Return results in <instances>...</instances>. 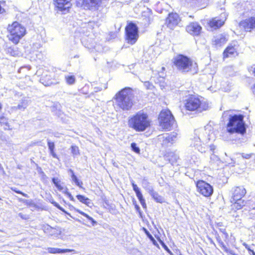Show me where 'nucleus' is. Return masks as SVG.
<instances>
[{"instance_id":"58836bf2","label":"nucleus","mask_w":255,"mask_h":255,"mask_svg":"<svg viewBox=\"0 0 255 255\" xmlns=\"http://www.w3.org/2000/svg\"><path fill=\"white\" fill-rule=\"evenodd\" d=\"M133 205H134V208L136 211V212H137L139 215H141V210H140V207L137 204L136 201H135L134 202H133Z\"/></svg>"},{"instance_id":"7c9ffc66","label":"nucleus","mask_w":255,"mask_h":255,"mask_svg":"<svg viewBox=\"0 0 255 255\" xmlns=\"http://www.w3.org/2000/svg\"><path fill=\"white\" fill-rule=\"evenodd\" d=\"M102 3V0H91L90 10L93 8L98 9Z\"/></svg>"},{"instance_id":"a19ab883","label":"nucleus","mask_w":255,"mask_h":255,"mask_svg":"<svg viewBox=\"0 0 255 255\" xmlns=\"http://www.w3.org/2000/svg\"><path fill=\"white\" fill-rule=\"evenodd\" d=\"M251 89H252L253 93L255 95V83L252 86Z\"/></svg>"},{"instance_id":"49530a36","label":"nucleus","mask_w":255,"mask_h":255,"mask_svg":"<svg viewBox=\"0 0 255 255\" xmlns=\"http://www.w3.org/2000/svg\"><path fill=\"white\" fill-rule=\"evenodd\" d=\"M231 254H232V255H238L235 254V253H231Z\"/></svg>"},{"instance_id":"c756f323","label":"nucleus","mask_w":255,"mask_h":255,"mask_svg":"<svg viewBox=\"0 0 255 255\" xmlns=\"http://www.w3.org/2000/svg\"><path fill=\"white\" fill-rule=\"evenodd\" d=\"M142 230L144 231V233L146 235L148 238L150 239V240L152 242V244L157 247H159L158 244L152 236V235L150 234L148 231L145 228H142Z\"/></svg>"},{"instance_id":"ddd939ff","label":"nucleus","mask_w":255,"mask_h":255,"mask_svg":"<svg viewBox=\"0 0 255 255\" xmlns=\"http://www.w3.org/2000/svg\"><path fill=\"white\" fill-rule=\"evenodd\" d=\"M239 26L245 32H252L255 30V16H251L241 20L239 23Z\"/></svg>"},{"instance_id":"412c9836","label":"nucleus","mask_w":255,"mask_h":255,"mask_svg":"<svg viewBox=\"0 0 255 255\" xmlns=\"http://www.w3.org/2000/svg\"><path fill=\"white\" fill-rule=\"evenodd\" d=\"M52 182L54 184L58 191L63 192L64 189L67 190V188L64 186L63 183L61 182V180L58 178H52Z\"/></svg>"},{"instance_id":"2f4dec72","label":"nucleus","mask_w":255,"mask_h":255,"mask_svg":"<svg viewBox=\"0 0 255 255\" xmlns=\"http://www.w3.org/2000/svg\"><path fill=\"white\" fill-rule=\"evenodd\" d=\"M65 78L66 83L68 85H73L75 83L76 78L74 75H67Z\"/></svg>"},{"instance_id":"e433bc0d","label":"nucleus","mask_w":255,"mask_h":255,"mask_svg":"<svg viewBox=\"0 0 255 255\" xmlns=\"http://www.w3.org/2000/svg\"><path fill=\"white\" fill-rule=\"evenodd\" d=\"M244 246L245 247L246 249L248 251V252L250 253L251 255H255V251L251 249L250 246L247 244H244Z\"/></svg>"},{"instance_id":"473e14b6","label":"nucleus","mask_w":255,"mask_h":255,"mask_svg":"<svg viewBox=\"0 0 255 255\" xmlns=\"http://www.w3.org/2000/svg\"><path fill=\"white\" fill-rule=\"evenodd\" d=\"M156 238L158 241V242L160 243V244L161 245L162 247L164 248V249L170 255H173V253L172 252L169 250V249L167 247V246L165 244V243L161 240L160 237L159 236L156 237Z\"/></svg>"},{"instance_id":"c85d7f7f","label":"nucleus","mask_w":255,"mask_h":255,"mask_svg":"<svg viewBox=\"0 0 255 255\" xmlns=\"http://www.w3.org/2000/svg\"><path fill=\"white\" fill-rule=\"evenodd\" d=\"M17 48L13 46H9L6 49V53L10 56L15 57L18 55V50Z\"/></svg>"},{"instance_id":"f704fd0d","label":"nucleus","mask_w":255,"mask_h":255,"mask_svg":"<svg viewBox=\"0 0 255 255\" xmlns=\"http://www.w3.org/2000/svg\"><path fill=\"white\" fill-rule=\"evenodd\" d=\"M131 150L137 154L140 153V149L137 146L136 144L134 142H132L130 144Z\"/></svg>"},{"instance_id":"5701e85b","label":"nucleus","mask_w":255,"mask_h":255,"mask_svg":"<svg viewBox=\"0 0 255 255\" xmlns=\"http://www.w3.org/2000/svg\"><path fill=\"white\" fill-rule=\"evenodd\" d=\"M69 172L71 174V177L72 179V180L74 182L75 184L78 186L79 188L85 190V188L83 187V182L79 180L76 175L75 174L74 171L72 169H69Z\"/></svg>"},{"instance_id":"a18cd8bd","label":"nucleus","mask_w":255,"mask_h":255,"mask_svg":"<svg viewBox=\"0 0 255 255\" xmlns=\"http://www.w3.org/2000/svg\"><path fill=\"white\" fill-rule=\"evenodd\" d=\"M253 73H254V75L255 76V67Z\"/></svg>"},{"instance_id":"f3484780","label":"nucleus","mask_w":255,"mask_h":255,"mask_svg":"<svg viewBox=\"0 0 255 255\" xmlns=\"http://www.w3.org/2000/svg\"><path fill=\"white\" fill-rule=\"evenodd\" d=\"M239 55L237 46L236 45L229 44L224 49L223 52V58L235 57Z\"/></svg>"},{"instance_id":"dca6fc26","label":"nucleus","mask_w":255,"mask_h":255,"mask_svg":"<svg viewBox=\"0 0 255 255\" xmlns=\"http://www.w3.org/2000/svg\"><path fill=\"white\" fill-rule=\"evenodd\" d=\"M225 23V20L218 16L209 19L207 22V26L212 30H216L222 27Z\"/></svg>"},{"instance_id":"0eeeda50","label":"nucleus","mask_w":255,"mask_h":255,"mask_svg":"<svg viewBox=\"0 0 255 255\" xmlns=\"http://www.w3.org/2000/svg\"><path fill=\"white\" fill-rule=\"evenodd\" d=\"M247 194V190L243 185L235 186L233 188L231 197V209L234 211L242 209L246 204L243 198Z\"/></svg>"},{"instance_id":"2eb2a0df","label":"nucleus","mask_w":255,"mask_h":255,"mask_svg":"<svg viewBox=\"0 0 255 255\" xmlns=\"http://www.w3.org/2000/svg\"><path fill=\"white\" fill-rule=\"evenodd\" d=\"M202 30V26L196 21L190 22L185 27L186 31L193 36H198L200 35Z\"/></svg>"},{"instance_id":"9b49d317","label":"nucleus","mask_w":255,"mask_h":255,"mask_svg":"<svg viewBox=\"0 0 255 255\" xmlns=\"http://www.w3.org/2000/svg\"><path fill=\"white\" fill-rule=\"evenodd\" d=\"M160 125L163 128H168L174 122V118L170 110H162L159 115Z\"/></svg>"},{"instance_id":"1a4fd4ad","label":"nucleus","mask_w":255,"mask_h":255,"mask_svg":"<svg viewBox=\"0 0 255 255\" xmlns=\"http://www.w3.org/2000/svg\"><path fill=\"white\" fill-rule=\"evenodd\" d=\"M196 191L201 196L206 198H210L214 193L212 185L206 181L199 179L195 182Z\"/></svg>"},{"instance_id":"f257e3e1","label":"nucleus","mask_w":255,"mask_h":255,"mask_svg":"<svg viewBox=\"0 0 255 255\" xmlns=\"http://www.w3.org/2000/svg\"><path fill=\"white\" fill-rule=\"evenodd\" d=\"M173 67L182 73H189L192 75L197 74L199 71L198 64L189 57L178 54L172 60Z\"/></svg>"},{"instance_id":"9d476101","label":"nucleus","mask_w":255,"mask_h":255,"mask_svg":"<svg viewBox=\"0 0 255 255\" xmlns=\"http://www.w3.org/2000/svg\"><path fill=\"white\" fill-rule=\"evenodd\" d=\"M217 227L218 228L221 232V234L218 235L216 237L218 243L225 252H230L228 248L230 243V238L228 234L226 231V229L220 223L217 224Z\"/></svg>"},{"instance_id":"b1692460","label":"nucleus","mask_w":255,"mask_h":255,"mask_svg":"<svg viewBox=\"0 0 255 255\" xmlns=\"http://www.w3.org/2000/svg\"><path fill=\"white\" fill-rule=\"evenodd\" d=\"M77 199L82 203L87 206H90L92 204V201L84 195L78 194L76 195Z\"/></svg>"},{"instance_id":"c9c22d12","label":"nucleus","mask_w":255,"mask_h":255,"mask_svg":"<svg viewBox=\"0 0 255 255\" xmlns=\"http://www.w3.org/2000/svg\"><path fill=\"white\" fill-rule=\"evenodd\" d=\"M10 189L12 191H13V192H14L17 194H21V195H22L23 196L25 197H27V195L26 194H25L24 193L21 192V191L17 189L16 188L11 187Z\"/></svg>"},{"instance_id":"72a5a7b5","label":"nucleus","mask_w":255,"mask_h":255,"mask_svg":"<svg viewBox=\"0 0 255 255\" xmlns=\"http://www.w3.org/2000/svg\"><path fill=\"white\" fill-rule=\"evenodd\" d=\"M71 150L73 155L76 156L80 154V151L78 146L73 145L71 146Z\"/></svg>"},{"instance_id":"393cba45","label":"nucleus","mask_w":255,"mask_h":255,"mask_svg":"<svg viewBox=\"0 0 255 255\" xmlns=\"http://www.w3.org/2000/svg\"><path fill=\"white\" fill-rule=\"evenodd\" d=\"M0 125L1 126H4L5 127L4 128V129L5 130L11 129L8 122V119L2 115L0 116Z\"/></svg>"},{"instance_id":"ea45409f","label":"nucleus","mask_w":255,"mask_h":255,"mask_svg":"<svg viewBox=\"0 0 255 255\" xmlns=\"http://www.w3.org/2000/svg\"><path fill=\"white\" fill-rule=\"evenodd\" d=\"M241 155L243 158L250 159L252 156L253 153L246 154V153H242Z\"/></svg>"},{"instance_id":"4be33fe9","label":"nucleus","mask_w":255,"mask_h":255,"mask_svg":"<svg viewBox=\"0 0 255 255\" xmlns=\"http://www.w3.org/2000/svg\"><path fill=\"white\" fill-rule=\"evenodd\" d=\"M47 252L49 254H63L69 253L71 251V250L68 249H61L56 248H48L47 249Z\"/></svg>"},{"instance_id":"de8ad7c7","label":"nucleus","mask_w":255,"mask_h":255,"mask_svg":"<svg viewBox=\"0 0 255 255\" xmlns=\"http://www.w3.org/2000/svg\"><path fill=\"white\" fill-rule=\"evenodd\" d=\"M179 255H181V254H179Z\"/></svg>"},{"instance_id":"a211bd4d","label":"nucleus","mask_w":255,"mask_h":255,"mask_svg":"<svg viewBox=\"0 0 255 255\" xmlns=\"http://www.w3.org/2000/svg\"><path fill=\"white\" fill-rule=\"evenodd\" d=\"M131 185H132L133 190L135 192L136 195L138 200L139 201L142 208L144 210H146L147 209V206H146V204L145 202V200L144 198H143L142 194L140 191L139 188L133 182L132 183Z\"/></svg>"},{"instance_id":"bb28decb","label":"nucleus","mask_w":255,"mask_h":255,"mask_svg":"<svg viewBox=\"0 0 255 255\" xmlns=\"http://www.w3.org/2000/svg\"><path fill=\"white\" fill-rule=\"evenodd\" d=\"M150 195L152 198L158 203H162L164 202L163 197L158 194L156 192L151 190L150 192Z\"/></svg>"},{"instance_id":"f03ea898","label":"nucleus","mask_w":255,"mask_h":255,"mask_svg":"<svg viewBox=\"0 0 255 255\" xmlns=\"http://www.w3.org/2000/svg\"><path fill=\"white\" fill-rule=\"evenodd\" d=\"M133 90L126 87L116 93L114 97L117 107L123 111H129L133 106Z\"/></svg>"},{"instance_id":"7ed1b4c3","label":"nucleus","mask_w":255,"mask_h":255,"mask_svg":"<svg viewBox=\"0 0 255 255\" xmlns=\"http://www.w3.org/2000/svg\"><path fill=\"white\" fill-rule=\"evenodd\" d=\"M128 124L129 128L136 132H143L150 128L151 121L146 113L139 111L128 119Z\"/></svg>"},{"instance_id":"f8f14e48","label":"nucleus","mask_w":255,"mask_h":255,"mask_svg":"<svg viewBox=\"0 0 255 255\" xmlns=\"http://www.w3.org/2000/svg\"><path fill=\"white\" fill-rule=\"evenodd\" d=\"M55 10L63 13L70 12L72 7V0H53Z\"/></svg>"},{"instance_id":"cd10ccee","label":"nucleus","mask_w":255,"mask_h":255,"mask_svg":"<svg viewBox=\"0 0 255 255\" xmlns=\"http://www.w3.org/2000/svg\"><path fill=\"white\" fill-rule=\"evenodd\" d=\"M76 212L78 213L79 214H81V215L83 216L84 217H86L88 220H89L92 225L93 226H94L96 224L97 222L96 221L91 217H90L89 215H88L87 213L79 210V209H75Z\"/></svg>"},{"instance_id":"4c0bfd02","label":"nucleus","mask_w":255,"mask_h":255,"mask_svg":"<svg viewBox=\"0 0 255 255\" xmlns=\"http://www.w3.org/2000/svg\"><path fill=\"white\" fill-rule=\"evenodd\" d=\"M6 2L5 0L0 1V14H2L5 12V10L4 8L2 7L1 4L5 5Z\"/></svg>"},{"instance_id":"37998d69","label":"nucleus","mask_w":255,"mask_h":255,"mask_svg":"<svg viewBox=\"0 0 255 255\" xmlns=\"http://www.w3.org/2000/svg\"><path fill=\"white\" fill-rule=\"evenodd\" d=\"M68 195H69V197H70V199L72 201L74 200L73 197L71 196V194H68Z\"/></svg>"},{"instance_id":"6e6552de","label":"nucleus","mask_w":255,"mask_h":255,"mask_svg":"<svg viewBox=\"0 0 255 255\" xmlns=\"http://www.w3.org/2000/svg\"><path fill=\"white\" fill-rule=\"evenodd\" d=\"M125 39L128 44H135L139 37L137 25L131 21L128 22L125 27Z\"/></svg>"},{"instance_id":"6ab92c4d","label":"nucleus","mask_w":255,"mask_h":255,"mask_svg":"<svg viewBox=\"0 0 255 255\" xmlns=\"http://www.w3.org/2000/svg\"><path fill=\"white\" fill-rule=\"evenodd\" d=\"M228 41V37L227 34H221L213 41V44L216 46L221 47L225 44Z\"/></svg>"},{"instance_id":"79ce46f5","label":"nucleus","mask_w":255,"mask_h":255,"mask_svg":"<svg viewBox=\"0 0 255 255\" xmlns=\"http://www.w3.org/2000/svg\"><path fill=\"white\" fill-rule=\"evenodd\" d=\"M19 216L22 218V219H25V220H26L28 218V217H25L23 216L22 214V213H19Z\"/></svg>"},{"instance_id":"39448f33","label":"nucleus","mask_w":255,"mask_h":255,"mask_svg":"<svg viewBox=\"0 0 255 255\" xmlns=\"http://www.w3.org/2000/svg\"><path fill=\"white\" fill-rule=\"evenodd\" d=\"M184 107L187 111L201 113L208 110L209 105L201 97L191 94L185 100Z\"/></svg>"},{"instance_id":"423d86ee","label":"nucleus","mask_w":255,"mask_h":255,"mask_svg":"<svg viewBox=\"0 0 255 255\" xmlns=\"http://www.w3.org/2000/svg\"><path fill=\"white\" fill-rule=\"evenodd\" d=\"M243 115H233L230 116L227 124V131L230 134L237 133L244 135L246 133V126Z\"/></svg>"},{"instance_id":"4468645a","label":"nucleus","mask_w":255,"mask_h":255,"mask_svg":"<svg viewBox=\"0 0 255 255\" xmlns=\"http://www.w3.org/2000/svg\"><path fill=\"white\" fill-rule=\"evenodd\" d=\"M165 21L167 27L173 29L180 22L181 18L177 13L172 12L168 14Z\"/></svg>"},{"instance_id":"20e7f679","label":"nucleus","mask_w":255,"mask_h":255,"mask_svg":"<svg viewBox=\"0 0 255 255\" xmlns=\"http://www.w3.org/2000/svg\"><path fill=\"white\" fill-rule=\"evenodd\" d=\"M7 38L14 45L18 44L20 40L26 34V27L17 21L8 24L6 27Z\"/></svg>"},{"instance_id":"a878e982","label":"nucleus","mask_w":255,"mask_h":255,"mask_svg":"<svg viewBox=\"0 0 255 255\" xmlns=\"http://www.w3.org/2000/svg\"><path fill=\"white\" fill-rule=\"evenodd\" d=\"M47 145L51 155L55 158H58V157L55 152V144L54 142L50 140L47 141Z\"/></svg>"},{"instance_id":"c03bdc74","label":"nucleus","mask_w":255,"mask_h":255,"mask_svg":"<svg viewBox=\"0 0 255 255\" xmlns=\"http://www.w3.org/2000/svg\"><path fill=\"white\" fill-rule=\"evenodd\" d=\"M2 109V105L0 104V111Z\"/></svg>"},{"instance_id":"aec40b11","label":"nucleus","mask_w":255,"mask_h":255,"mask_svg":"<svg viewBox=\"0 0 255 255\" xmlns=\"http://www.w3.org/2000/svg\"><path fill=\"white\" fill-rule=\"evenodd\" d=\"M76 5L84 9L90 10L91 0H75Z\"/></svg>"}]
</instances>
